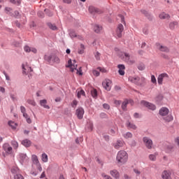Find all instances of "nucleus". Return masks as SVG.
I'll return each instance as SVG.
<instances>
[{"label":"nucleus","instance_id":"f257e3e1","mask_svg":"<svg viewBox=\"0 0 179 179\" xmlns=\"http://www.w3.org/2000/svg\"><path fill=\"white\" fill-rule=\"evenodd\" d=\"M67 68H70V70L71 72L76 71L77 75H80V76H82L83 75V73L82 72V67H80L79 69H78V64H76V61L73 60L72 62L71 59H69L68 61V64L66 65Z\"/></svg>","mask_w":179,"mask_h":179},{"label":"nucleus","instance_id":"f03ea898","mask_svg":"<svg viewBox=\"0 0 179 179\" xmlns=\"http://www.w3.org/2000/svg\"><path fill=\"white\" fill-rule=\"evenodd\" d=\"M119 57L122 59V61L129 65H134V64L136 62L135 58H134V57L131 56V55L127 52H121L119 55Z\"/></svg>","mask_w":179,"mask_h":179},{"label":"nucleus","instance_id":"7ed1b4c3","mask_svg":"<svg viewBox=\"0 0 179 179\" xmlns=\"http://www.w3.org/2000/svg\"><path fill=\"white\" fill-rule=\"evenodd\" d=\"M117 163L125 164L128 162V153L125 150H120L116 157Z\"/></svg>","mask_w":179,"mask_h":179},{"label":"nucleus","instance_id":"20e7f679","mask_svg":"<svg viewBox=\"0 0 179 179\" xmlns=\"http://www.w3.org/2000/svg\"><path fill=\"white\" fill-rule=\"evenodd\" d=\"M129 80L131 83L137 85V86H143V85H145V82H146V78H145V77L130 76L129 77Z\"/></svg>","mask_w":179,"mask_h":179},{"label":"nucleus","instance_id":"39448f33","mask_svg":"<svg viewBox=\"0 0 179 179\" xmlns=\"http://www.w3.org/2000/svg\"><path fill=\"white\" fill-rule=\"evenodd\" d=\"M44 58H45V61H48V62L52 61L55 64H59V62H61V60L59 59V57H58L56 55H45Z\"/></svg>","mask_w":179,"mask_h":179},{"label":"nucleus","instance_id":"423d86ee","mask_svg":"<svg viewBox=\"0 0 179 179\" xmlns=\"http://www.w3.org/2000/svg\"><path fill=\"white\" fill-rule=\"evenodd\" d=\"M122 31H124V25H122V24H119L116 28L115 37L121 38V37H122Z\"/></svg>","mask_w":179,"mask_h":179},{"label":"nucleus","instance_id":"0eeeda50","mask_svg":"<svg viewBox=\"0 0 179 179\" xmlns=\"http://www.w3.org/2000/svg\"><path fill=\"white\" fill-rule=\"evenodd\" d=\"M31 160L33 162V164H35V166H36V168L38 169V170H39L40 171H42L43 168L41 167V164H40V162L38 161V157H37V155H32Z\"/></svg>","mask_w":179,"mask_h":179},{"label":"nucleus","instance_id":"6e6552de","mask_svg":"<svg viewBox=\"0 0 179 179\" xmlns=\"http://www.w3.org/2000/svg\"><path fill=\"white\" fill-rule=\"evenodd\" d=\"M3 150H4L6 155H12L13 153V148L9 143H4L3 145Z\"/></svg>","mask_w":179,"mask_h":179},{"label":"nucleus","instance_id":"1a4fd4ad","mask_svg":"<svg viewBox=\"0 0 179 179\" xmlns=\"http://www.w3.org/2000/svg\"><path fill=\"white\" fill-rule=\"evenodd\" d=\"M143 142L146 146V148L148 149H152V148L153 147V141L148 137H144L143 138Z\"/></svg>","mask_w":179,"mask_h":179},{"label":"nucleus","instance_id":"9d476101","mask_svg":"<svg viewBox=\"0 0 179 179\" xmlns=\"http://www.w3.org/2000/svg\"><path fill=\"white\" fill-rule=\"evenodd\" d=\"M112 83L111 80L106 79L102 83V85L106 90L110 92L111 90Z\"/></svg>","mask_w":179,"mask_h":179},{"label":"nucleus","instance_id":"9b49d317","mask_svg":"<svg viewBox=\"0 0 179 179\" xmlns=\"http://www.w3.org/2000/svg\"><path fill=\"white\" fill-rule=\"evenodd\" d=\"M164 79H169V74L166 73L159 74L157 78L158 85H163V80Z\"/></svg>","mask_w":179,"mask_h":179},{"label":"nucleus","instance_id":"f8f14e48","mask_svg":"<svg viewBox=\"0 0 179 179\" xmlns=\"http://www.w3.org/2000/svg\"><path fill=\"white\" fill-rule=\"evenodd\" d=\"M141 105L144 106V107H147L149 110H152V111L156 110V106L146 101H141Z\"/></svg>","mask_w":179,"mask_h":179},{"label":"nucleus","instance_id":"ddd939ff","mask_svg":"<svg viewBox=\"0 0 179 179\" xmlns=\"http://www.w3.org/2000/svg\"><path fill=\"white\" fill-rule=\"evenodd\" d=\"M76 114L78 120H82V118H83V115L85 114V110H83V108H78L76 110Z\"/></svg>","mask_w":179,"mask_h":179},{"label":"nucleus","instance_id":"4468645a","mask_svg":"<svg viewBox=\"0 0 179 179\" xmlns=\"http://www.w3.org/2000/svg\"><path fill=\"white\" fill-rule=\"evenodd\" d=\"M22 69H23V73H30L33 70L31 69V67L29 66V64L27 63L22 64Z\"/></svg>","mask_w":179,"mask_h":179},{"label":"nucleus","instance_id":"2eb2a0df","mask_svg":"<svg viewBox=\"0 0 179 179\" xmlns=\"http://www.w3.org/2000/svg\"><path fill=\"white\" fill-rule=\"evenodd\" d=\"M162 178L163 179H171V171H164L162 173Z\"/></svg>","mask_w":179,"mask_h":179},{"label":"nucleus","instance_id":"dca6fc26","mask_svg":"<svg viewBox=\"0 0 179 179\" xmlns=\"http://www.w3.org/2000/svg\"><path fill=\"white\" fill-rule=\"evenodd\" d=\"M24 50L25 52H34V54L37 53V49H36V48H31L29 45H25L24 47Z\"/></svg>","mask_w":179,"mask_h":179},{"label":"nucleus","instance_id":"f3484780","mask_svg":"<svg viewBox=\"0 0 179 179\" xmlns=\"http://www.w3.org/2000/svg\"><path fill=\"white\" fill-rule=\"evenodd\" d=\"M118 68V73L119 75H121L122 76H124L125 75V65L124 64H119L117 65Z\"/></svg>","mask_w":179,"mask_h":179},{"label":"nucleus","instance_id":"a211bd4d","mask_svg":"<svg viewBox=\"0 0 179 179\" xmlns=\"http://www.w3.org/2000/svg\"><path fill=\"white\" fill-rule=\"evenodd\" d=\"M157 48L159 50V51H162V52H169V48L159 43H157Z\"/></svg>","mask_w":179,"mask_h":179},{"label":"nucleus","instance_id":"6ab92c4d","mask_svg":"<svg viewBox=\"0 0 179 179\" xmlns=\"http://www.w3.org/2000/svg\"><path fill=\"white\" fill-rule=\"evenodd\" d=\"M124 143L122 141L118 140L117 142L113 143V148H115V149H120V148H122V146H124Z\"/></svg>","mask_w":179,"mask_h":179},{"label":"nucleus","instance_id":"aec40b11","mask_svg":"<svg viewBox=\"0 0 179 179\" xmlns=\"http://www.w3.org/2000/svg\"><path fill=\"white\" fill-rule=\"evenodd\" d=\"M169 114V108H162L159 110V115H162V117H166Z\"/></svg>","mask_w":179,"mask_h":179},{"label":"nucleus","instance_id":"412c9836","mask_svg":"<svg viewBox=\"0 0 179 179\" xmlns=\"http://www.w3.org/2000/svg\"><path fill=\"white\" fill-rule=\"evenodd\" d=\"M19 159L21 163H24V162H27V160H29V157H27V155L23 153L20 154Z\"/></svg>","mask_w":179,"mask_h":179},{"label":"nucleus","instance_id":"4be33fe9","mask_svg":"<svg viewBox=\"0 0 179 179\" xmlns=\"http://www.w3.org/2000/svg\"><path fill=\"white\" fill-rule=\"evenodd\" d=\"M134 101L132 100H125L122 104V110H127V106H128V104H133Z\"/></svg>","mask_w":179,"mask_h":179},{"label":"nucleus","instance_id":"5701e85b","mask_svg":"<svg viewBox=\"0 0 179 179\" xmlns=\"http://www.w3.org/2000/svg\"><path fill=\"white\" fill-rule=\"evenodd\" d=\"M110 176L115 179L120 178V173H118L117 170H112L110 172Z\"/></svg>","mask_w":179,"mask_h":179},{"label":"nucleus","instance_id":"b1692460","mask_svg":"<svg viewBox=\"0 0 179 179\" xmlns=\"http://www.w3.org/2000/svg\"><path fill=\"white\" fill-rule=\"evenodd\" d=\"M40 106H41V107H43V108L50 110V106L47 105V101L45 99H42L40 101Z\"/></svg>","mask_w":179,"mask_h":179},{"label":"nucleus","instance_id":"393cba45","mask_svg":"<svg viewBox=\"0 0 179 179\" xmlns=\"http://www.w3.org/2000/svg\"><path fill=\"white\" fill-rule=\"evenodd\" d=\"M88 10L90 13H91L92 15H95V13H99V10L92 6L89 7Z\"/></svg>","mask_w":179,"mask_h":179},{"label":"nucleus","instance_id":"a878e982","mask_svg":"<svg viewBox=\"0 0 179 179\" xmlns=\"http://www.w3.org/2000/svg\"><path fill=\"white\" fill-rule=\"evenodd\" d=\"M93 29L95 33H100V31L103 30V27H101V25L94 24Z\"/></svg>","mask_w":179,"mask_h":179},{"label":"nucleus","instance_id":"bb28decb","mask_svg":"<svg viewBox=\"0 0 179 179\" xmlns=\"http://www.w3.org/2000/svg\"><path fill=\"white\" fill-rule=\"evenodd\" d=\"M22 145H23V146H25V148H30V146L31 145V141H30V140L29 139H25L22 141Z\"/></svg>","mask_w":179,"mask_h":179},{"label":"nucleus","instance_id":"cd10ccee","mask_svg":"<svg viewBox=\"0 0 179 179\" xmlns=\"http://www.w3.org/2000/svg\"><path fill=\"white\" fill-rule=\"evenodd\" d=\"M159 155V154L157 152H155L154 154H151L148 156V159L149 160H150L151 162H156V159L157 157V156Z\"/></svg>","mask_w":179,"mask_h":179},{"label":"nucleus","instance_id":"c85d7f7f","mask_svg":"<svg viewBox=\"0 0 179 179\" xmlns=\"http://www.w3.org/2000/svg\"><path fill=\"white\" fill-rule=\"evenodd\" d=\"M126 125L129 129H136L137 128L136 125H135L134 123L131 122H127Z\"/></svg>","mask_w":179,"mask_h":179},{"label":"nucleus","instance_id":"c756f323","mask_svg":"<svg viewBox=\"0 0 179 179\" xmlns=\"http://www.w3.org/2000/svg\"><path fill=\"white\" fill-rule=\"evenodd\" d=\"M11 145L15 150H17V148H19V143H17L16 141H12Z\"/></svg>","mask_w":179,"mask_h":179},{"label":"nucleus","instance_id":"7c9ffc66","mask_svg":"<svg viewBox=\"0 0 179 179\" xmlns=\"http://www.w3.org/2000/svg\"><path fill=\"white\" fill-rule=\"evenodd\" d=\"M159 17L161 19H170V15L166 13H162L161 14H159Z\"/></svg>","mask_w":179,"mask_h":179},{"label":"nucleus","instance_id":"2f4dec72","mask_svg":"<svg viewBox=\"0 0 179 179\" xmlns=\"http://www.w3.org/2000/svg\"><path fill=\"white\" fill-rule=\"evenodd\" d=\"M8 125L12 128V129H16V127H17V124L12 121L8 122Z\"/></svg>","mask_w":179,"mask_h":179},{"label":"nucleus","instance_id":"473e14b6","mask_svg":"<svg viewBox=\"0 0 179 179\" xmlns=\"http://www.w3.org/2000/svg\"><path fill=\"white\" fill-rule=\"evenodd\" d=\"M177 24H178V22H171L169 24V29H171V30H174V29H176V26H177Z\"/></svg>","mask_w":179,"mask_h":179},{"label":"nucleus","instance_id":"72a5a7b5","mask_svg":"<svg viewBox=\"0 0 179 179\" xmlns=\"http://www.w3.org/2000/svg\"><path fill=\"white\" fill-rule=\"evenodd\" d=\"M42 161L44 163H47V162H48V156L47 155V154L45 153L42 154Z\"/></svg>","mask_w":179,"mask_h":179},{"label":"nucleus","instance_id":"f704fd0d","mask_svg":"<svg viewBox=\"0 0 179 179\" xmlns=\"http://www.w3.org/2000/svg\"><path fill=\"white\" fill-rule=\"evenodd\" d=\"M124 138H125V139H131V138H132L133 135L131 134V132H127L124 134H123Z\"/></svg>","mask_w":179,"mask_h":179},{"label":"nucleus","instance_id":"c9c22d12","mask_svg":"<svg viewBox=\"0 0 179 179\" xmlns=\"http://www.w3.org/2000/svg\"><path fill=\"white\" fill-rule=\"evenodd\" d=\"M83 52H85V45L81 44L78 50V54H83Z\"/></svg>","mask_w":179,"mask_h":179},{"label":"nucleus","instance_id":"e433bc0d","mask_svg":"<svg viewBox=\"0 0 179 179\" xmlns=\"http://www.w3.org/2000/svg\"><path fill=\"white\" fill-rule=\"evenodd\" d=\"M77 96L78 99H80L81 96H85V91H83V90L78 91Z\"/></svg>","mask_w":179,"mask_h":179},{"label":"nucleus","instance_id":"4c0bfd02","mask_svg":"<svg viewBox=\"0 0 179 179\" xmlns=\"http://www.w3.org/2000/svg\"><path fill=\"white\" fill-rule=\"evenodd\" d=\"M91 94L94 98L97 97V90L96 89H93L91 90Z\"/></svg>","mask_w":179,"mask_h":179},{"label":"nucleus","instance_id":"58836bf2","mask_svg":"<svg viewBox=\"0 0 179 179\" xmlns=\"http://www.w3.org/2000/svg\"><path fill=\"white\" fill-rule=\"evenodd\" d=\"M48 26L50 29H51V30H57V26H55V24H52V23H48Z\"/></svg>","mask_w":179,"mask_h":179},{"label":"nucleus","instance_id":"ea45409f","mask_svg":"<svg viewBox=\"0 0 179 179\" xmlns=\"http://www.w3.org/2000/svg\"><path fill=\"white\" fill-rule=\"evenodd\" d=\"M166 122H170V121H173V116L168 115L166 117L164 118Z\"/></svg>","mask_w":179,"mask_h":179},{"label":"nucleus","instance_id":"a19ab883","mask_svg":"<svg viewBox=\"0 0 179 179\" xmlns=\"http://www.w3.org/2000/svg\"><path fill=\"white\" fill-rule=\"evenodd\" d=\"M11 173H13V174H17V173H19V168H17V167H13L11 169Z\"/></svg>","mask_w":179,"mask_h":179},{"label":"nucleus","instance_id":"79ce46f5","mask_svg":"<svg viewBox=\"0 0 179 179\" xmlns=\"http://www.w3.org/2000/svg\"><path fill=\"white\" fill-rule=\"evenodd\" d=\"M151 82L152 83H153L154 85H157V80H156V77H155L154 75L151 76Z\"/></svg>","mask_w":179,"mask_h":179},{"label":"nucleus","instance_id":"37998d69","mask_svg":"<svg viewBox=\"0 0 179 179\" xmlns=\"http://www.w3.org/2000/svg\"><path fill=\"white\" fill-rule=\"evenodd\" d=\"M145 64H140L138 66V69L139 71H145Z\"/></svg>","mask_w":179,"mask_h":179},{"label":"nucleus","instance_id":"c03bdc74","mask_svg":"<svg viewBox=\"0 0 179 179\" xmlns=\"http://www.w3.org/2000/svg\"><path fill=\"white\" fill-rule=\"evenodd\" d=\"M10 2H11V3H13L14 5H20V3H22V1L20 0L18 1H15V0H10Z\"/></svg>","mask_w":179,"mask_h":179},{"label":"nucleus","instance_id":"a18cd8bd","mask_svg":"<svg viewBox=\"0 0 179 179\" xmlns=\"http://www.w3.org/2000/svg\"><path fill=\"white\" fill-rule=\"evenodd\" d=\"M92 73L94 76H100V71L99 70H93Z\"/></svg>","mask_w":179,"mask_h":179},{"label":"nucleus","instance_id":"49530a36","mask_svg":"<svg viewBox=\"0 0 179 179\" xmlns=\"http://www.w3.org/2000/svg\"><path fill=\"white\" fill-rule=\"evenodd\" d=\"M14 179H24V178L23 177V176H22L21 174H16L14 176Z\"/></svg>","mask_w":179,"mask_h":179},{"label":"nucleus","instance_id":"de8ad7c7","mask_svg":"<svg viewBox=\"0 0 179 179\" xmlns=\"http://www.w3.org/2000/svg\"><path fill=\"white\" fill-rule=\"evenodd\" d=\"M101 55L100 54V52H95L94 57H95L96 59H97V61H99Z\"/></svg>","mask_w":179,"mask_h":179},{"label":"nucleus","instance_id":"09e8293b","mask_svg":"<svg viewBox=\"0 0 179 179\" xmlns=\"http://www.w3.org/2000/svg\"><path fill=\"white\" fill-rule=\"evenodd\" d=\"M101 176L103 177V178L104 179H112L111 176L106 175V173H102Z\"/></svg>","mask_w":179,"mask_h":179},{"label":"nucleus","instance_id":"8fccbe9b","mask_svg":"<svg viewBox=\"0 0 179 179\" xmlns=\"http://www.w3.org/2000/svg\"><path fill=\"white\" fill-rule=\"evenodd\" d=\"M97 69L99 72H101L102 73H106V72H107V70H106V69L104 68L99 67Z\"/></svg>","mask_w":179,"mask_h":179},{"label":"nucleus","instance_id":"3c124183","mask_svg":"<svg viewBox=\"0 0 179 179\" xmlns=\"http://www.w3.org/2000/svg\"><path fill=\"white\" fill-rule=\"evenodd\" d=\"M69 34H70V36L71 37V38L76 37V33H75V31H71Z\"/></svg>","mask_w":179,"mask_h":179},{"label":"nucleus","instance_id":"603ef678","mask_svg":"<svg viewBox=\"0 0 179 179\" xmlns=\"http://www.w3.org/2000/svg\"><path fill=\"white\" fill-rule=\"evenodd\" d=\"M103 107L105 108V110H110V105L108 103H103Z\"/></svg>","mask_w":179,"mask_h":179},{"label":"nucleus","instance_id":"864d4df0","mask_svg":"<svg viewBox=\"0 0 179 179\" xmlns=\"http://www.w3.org/2000/svg\"><path fill=\"white\" fill-rule=\"evenodd\" d=\"M5 10H6V13H9L10 12H12L13 10L10 7H6Z\"/></svg>","mask_w":179,"mask_h":179},{"label":"nucleus","instance_id":"5fc2aeb1","mask_svg":"<svg viewBox=\"0 0 179 179\" xmlns=\"http://www.w3.org/2000/svg\"><path fill=\"white\" fill-rule=\"evenodd\" d=\"M174 142H175L176 145H177V146H179V136H178V137H176V138L174 139Z\"/></svg>","mask_w":179,"mask_h":179},{"label":"nucleus","instance_id":"6e6d98bb","mask_svg":"<svg viewBox=\"0 0 179 179\" xmlns=\"http://www.w3.org/2000/svg\"><path fill=\"white\" fill-rule=\"evenodd\" d=\"M76 106H78V101L76 100L73 101L72 107L75 108L76 107Z\"/></svg>","mask_w":179,"mask_h":179},{"label":"nucleus","instance_id":"4d7b16f0","mask_svg":"<svg viewBox=\"0 0 179 179\" xmlns=\"http://www.w3.org/2000/svg\"><path fill=\"white\" fill-rule=\"evenodd\" d=\"M114 103L117 106H120L121 105V101L115 100Z\"/></svg>","mask_w":179,"mask_h":179},{"label":"nucleus","instance_id":"13d9d810","mask_svg":"<svg viewBox=\"0 0 179 179\" xmlns=\"http://www.w3.org/2000/svg\"><path fill=\"white\" fill-rule=\"evenodd\" d=\"M20 110H21V113L24 114V113H26V108H24V106H20Z\"/></svg>","mask_w":179,"mask_h":179},{"label":"nucleus","instance_id":"bf43d9fd","mask_svg":"<svg viewBox=\"0 0 179 179\" xmlns=\"http://www.w3.org/2000/svg\"><path fill=\"white\" fill-rule=\"evenodd\" d=\"M3 75L5 76L6 80H10V78L6 72H3Z\"/></svg>","mask_w":179,"mask_h":179},{"label":"nucleus","instance_id":"052dcab7","mask_svg":"<svg viewBox=\"0 0 179 179\" xmlns=\"http://www.w3.org/2000/svg\"><path fill=\"white\" fill-rule=\"evenodd\" d=\"M173 148L174 147L173 145H169L167 146V150L171 151L173 150Z\"/></svg>","mask_w":179,"mask_h":179},{"label":"nucleus","instance_id":"680f3d73","mask_svg":"<svg viewBox=\"0 0 179 179\" xmlns=\"http://www.w3.org/2000/svg\"><path fill=\"white\" fill-rule=\"evenodd\" d=\"M134 171L137 176H139L141 174V172L138 169H134Z\"/></svg>","mask_w":179,"mask_h":179},{"label":"nucleus","instance_id":"e2e57ef3","mask_svg":"<svg viewBox=\"0 0 179 179\" xmlns=\"http://www.w3.org/2000/svg\"><path fill=\"white\" fill-rule=\"evenodd\" d=\"M10 99L15 101V100H16V96H15V94H10Z\"/></svg>","mask_w":179,"mask_h":179},{"label":"nucleus","instance_id":"0e129e2a","mask_svg":"<svg viewBox=\"0 0 179 179\" xmlns=\"http://www.w3.org/2000/svg\"><path fill=\"white\" fill-rule=\"evenodd\" d=\"M143 31L144 34H148V33H149V31L146 28H144L143 29Z\"/></svg>","mask_w":179,"mask_h":179},{"label":"nucleus","instance_id":"69168bd1","mask_svg":"<svg viewBox=\"0 0 179 179\" xmlns=\"http://www.w3.org/2000/svg\"><path fill=\"white\" fill-rule=\"evenodd\" d=\"M29 103L31 106H36V102L34 101H29Z\"/></svg>","mask_w":179,"mask_h":179},{"label":"nucleus","instance_id":"338daca9","mask_svg":"<svg viewBox=\"0 0 179 179\" xmlns=\"http://www.w3.org/2000/svg\"><path fill=\"white\" fill-rule=\"evenodd\" d=\"M0 92L1 93H5V88L3 87H0Z\"/></svg>","mask_w":179,"mask_h":179},{"label":"nucleus","instance_id":"774afa93","mask_svg":"<svg viewBox=\"0 0 179 179\" xmlns=\"http://www.w3.org/2000/svg\"><path fill=\"white\" fill-rule=\"evenodd\" d=\"M26 120L28 124H31V119H30V117H27Z\"/></svg>","mask_w":179,"mask_h":179}]
</instances>
